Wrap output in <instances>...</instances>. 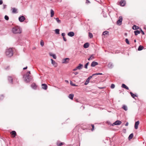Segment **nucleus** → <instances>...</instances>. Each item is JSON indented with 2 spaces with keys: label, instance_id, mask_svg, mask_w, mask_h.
<instances>
[{
  "label": "nucleus",
  "instance_id": "29",
  "mask_svg": "<svg viewBox=\"0 0 146 146\" xmlns=\"http://www.w3.org/2000/svg\"><path fill=\"white\" fill-rule=\"evenodd\" d=\"M130 94L131 95V96L133 98H134L135 97H137V96L133 93L132 92H130Z\"/></svg>",
  "mask_w": 146,
  "mask_h": 146
},
{
  "label": "nucleus",
  "instance_id": "48",
  "mask_svg": "<svg viewBox=\"0 0 146 146\" xmlns=\"http://www.w3.org/2000/svg\"><path fill=\"white\" fill-rule=\"evenodd\" d=\"M3 1L2 0H0V5H1L3 4Z\"/></svg>",
  "mask_w": 146,
  "mask_h": 146
},
{
  "label": "nucleus",
  "instance_id": "47",
  "mask_svg": "<svg viewBox=\"0 0 146 146\" xmlns=\"http://www.w3.org/2000/svg\"><path fill=\"white\" fill-rule=\"evenodd\" d=\"M61 35H62V36H63V37H64V36L65 35V34L64 33H62V34Z\"/></svg>",
  "mask_w": 146,
  "mask_h": 146
},
{
  "label": "nucleus",
  "instance_id": "37",
  "mask_svg": "<svg viewBox=\"0 0 146 146\" xmlns=\"http://www.w3.org/2000/svg\"><path fill=\"white\" fill-rule=\"evenodd\" d=\"M57 22L59 23H61V21L58 18H57L55 19Z\"/></svg>",
  "mask_w": 146,
  "mask_h": 146
},
{
  "label": "nucleus",
  "instance_id": "21",
  "mask_svg": "<svg viewBox=\"0 0 146 146\" xmlns=\"http://www.w3.org/2000/svg\"><path fill=\"white\" fill-rule=\"evenodd\" d=\"M121 122L119 120H117L115 121V123L116 125H118L121 124Z\"/></svg>",
  "mask_w": 146,
  "mask_h": 146
},
{
  "label": "nucleus",
  "instance_id": "18",
  "mask_svg": "<svg viewBox=\"0 0 146 146\" xmlns=\"http://www.w3.org/2000/svg\"><path fill=\"white\" fill-rule=\"evenodd\" d=\"M89 46V44L88 43H86L84 44L83 47L85 48H87Z\"/></svg>",
  "mask_w": 146,
  "mask_h": 146
},
{
  "label": "nucleus",
  "instance_id": "2",
  "mask_svg": "<svg viewBox=\"0 0 146 146\" xmlns=\"http://www.w3.org/2000/svg\"><path fill=\"white\" fill-rule=\"evenodd\" d=\"M5 54L8 57L12 56L13 54V51L12 48H9L6 49Z\"/></svg>",
  "mask_w": 146,
  "mask_h": 146
},
{
  "label": "nucleus",
  "instance_id": "15",
  "mask_svg": "<svg viewBox=\"0 0 146 146\" xmlns=\"http://www.w3.org/2000/svg\"><path fill=\"white\" fill-rule=\"evenodd\" d=\"M121 87L122 88H124L127 90H128L129 89L128 87L124 84H122Z\"/></svg>",
  "mask_w": 146,
  "mask_h": 146
},
{
  "label": "nucleus",
  "instance_id": "22",
  "mask_svg": "<svg viewBox=\"0 0 146 146\" xmlns=\"http://www.w3.org/2000/svg\"><path fill=\"white\" fill-rule=\"evenodd\" d=\"M143 47L141 45H140L138 48V50L139 51H140L142 50L143 49Z\"/></svg>",
  "mask_w": 146,
  "mask_h": 146
},
{
  "label": "nucleus",
  "instance_id": "25",
  "mask_svg": "<svg viewBox=\"0 0 146 146\" xmlns=\"http://www.w3.org/2000/svg\"><path fill=\"white\" fill-rule=\"evenodd\" d=\"M134 33L135 35H137L140 33V31L138 30H137L134 31Z\"/></svg>",
  "mask_w": 146,
  "mask_h": 146
},
{
  "label": "nucleus",
  "instance_id": "41",
  "mask_svg": "<svg viewBox=\"0 0 146 146\" xmlns=\"http://www.w3.org/2000/svg\"><path fill=\"white\" fill-rule=\"evenodd\" d=\"M89 62H88L86 63V64L85 65L84 68L86 69H87L88 68V66L89 64Z\"/></svg>",
  "mask_w": 146,
  "mask_h": 146
},
{
  "label": "nucleus",
  "instance_id": "1",
  "mask_svg": "<svg viewBox=\"0 0 146 146\" xmlns=\"http://www.w3.org/2000/svg\"><path fill=\"white\" fill-rule=\"evenodd\" d=\"M12 32L14 34L20 33H21L22 30L19 26H16L13 28Z\"/></svg>",
  "mask_w": 146,
  "mask_h": 146
},
{
  "label": "nucleus",
  "instance_id": "31",
  "mask_svg": "<svg viewBox=\"0 0 146 146\" xmlns=\"http://www.w3.org/2000/svg\"><path fill=\"white\" fill-rule=\"evenodd\" d=\"M51 15L50 16L51 17H52L54 14V11L52 9H51L50 11Z\"/></svg>",
  "mask_w": 146,
  "mask_h": 146
},
{
  "label": "nucleus",
  "instance_id": "8",
  "mask_svg": "<svg viewBox=\"0 0 146 146\" xmlns=\"http://www.w3.org/2000/svg\"><path fill=\"white\" fill-rule=\"evenodd\" d=\"M67 35L69 36L72 37L74 36V33L73 32H70L68 33Z\"/></svg>",
  "mask_w": 146,
  "mask_h": 146
},
{
  "label": "nucleus",
  "instance_id": "23",
  "mask_svg": "<svg viewBox=\"0 0 146 146\" xmlns=\"http://www.w3.org/2000/svg\"><path fill=\"white\" fill-rule=\"evenodd\" d=\"M11 134L12 135H13L14 137H15V136L16 135H17L16 133L15 132V131H12L11 132Z\"/></svg>",
  "mask_w": 146,
  "mask_h": 146
},
{
  "label": "nucleus",
  "instance_id": "4",
  "mask_svg": "<svg viewBox=\"0 0 146 146\" xmlns=\"http://www.w3.org/2000/svg\"><path fill=\"white\" fill-rule=\"evenodd\" d=\"M24 77L25 78V80L27 82H29L30 81L29 75H27V74L25 75Z\"/></svg>",
  "mask_w": 146,
  "mask_h": 146
},
{
  "label": "nucleus",
  "instance_id": "56",
  "mask_svg": "<svg viewBox=\"0 0 146 146\" xmlns=\"http://www.w3.org/2000/svg\"><path fill=\"white\" fill-rule=\"evenodd\" d=\"M27 66H26L25 67V68H23V70H25V69H27Z\"/></svg>",
  "mask_w": 146,
  "mask_h": 146
},
{
  "label": "nucleus",
  "instance_id": "58",
  "mask_svg": "<svg viewBox=\"0 0 146 146\" xmlns=\"http://www.w3.org/2000/svg\"><path fill=\"white\" fill-rule=\"evenodd\" d=\"M65 82L67 83H68L69 82L67 80H66Z\"/></svg>",
  "mask_w": 146,
  "mask_h": 146
},
{
  "label": "nucleus",
  "instance_id": "33",
  "mask_svg": "<svg viewBox=\"0 0 146 146\" xmlns=\"http://www.w3.org/2000/svg\"><path fill=\"white\" fill-rule=\"evenodd\" d=\"M59 31H60V30L59 29H56L55 30V33L57 34H59V33H60Z\"/></svg>",
  "mask_w": 146,
  "mask_h": 146
},
{
  "label": "nucleus",
  "instance_id": "17",
  "mask_svg": "<svg viewBox=\"0 0 146 146\" xmlns=\"http://www.w3.org/2000/svg\"><path fill=\"white\" fill-rule=\"evenodd\" d=\"M31 87L34 89H35L36 88V86L35 83H33L31 85Z\"/></svg>",
  "mask_w": 146,
  "mask_h": 146
},
{
  "label": "nucleus",
  "instance_id": "3",
  "mask_svg": "<svg viewBox=\"0 0 146 146\" xmlns=\"http://www.w3.org/2000/svg\"><path fill=\"white\" fill-rule=\"evenodd\" d=\"M123 20V18L121 16L119 17V19L117 22V24L119 25H120L122 24Z\"/></svg>",
  "mask_w": 146,
  "mask_h": 146
},
{
  "label": "nucleus",
  "instance_id": "39",
  "mask_svg": "<svg viewBox=\"0 0 146 146\" xmlns=\"http://www.w3.org/2000/svg\"><path fill=\"white\" fill-rule=\"evenodd\" d=\"M125 41L128 44H129L130 43L129 40L127 38H126L125 39Z\"/></svg>",
  "mask_w": 146,
  "mask_h": 146
},
{
  "label": "nucleus",
  "instance_id": "43",
  "mask_svg": "<svg viewBox=\"0 0 146 146\" xmlns=\"http://www.w3.org/2000/svg\"><path fill=\"white\" fill-rule=\"evenodd\" d=\"M5 19L6 20H8L9 19V17L7 16L6 15L5 16Z\"/></svg>",
  "mask_w": 146,
  "mask_h": 146
},
{
  "label": "nucleus",
  "instance_id": "61",
  "mask_svg": "<svg viewBox=\"0 0 146 146\" xmlns=\"http://www.w3.org/2000/svg\"><path fill=\"white\" fill-rule=\"evenodd\" d=\"M125 35H127V33H125Z\"/></svg>",
  "mask_w": 146,
  "mask_h": 146
},
{
  "label": "nucleus",
  "instance_id": "42",
  "mask_svg": "<svg viewBox=\"0 0 146 146\" xmlns=\"http://www.w3.org/2000/svg\"><path fill=\"white\" fill-rule=\"evenodd\" d=\"M115 87V85L113 84H112L110 88L111 89H113Z\"/></svg>",
  "mask_w": 146,
  "mask_h": 146
},
{
  "label": "nucleus",
  "instance_id": "46",
  "mask_svg": "<svg viewBox=\"0 0 146 146\" xmlns=\"http://www.w3.org/2000/svg\"><path fill=\"white\" fill-rule=\"evenodd\" d=\"M7 5H5L4 4L3 5V9H5L6 8Z\"/></svg>",
  "mask_w": 146,
  "mask_h": 146
},
{
  "label": "nucleus",
  "instance_id": "54",
  "mask_svg": "<svg viewBox=\"0 0 146 146\" xmlns=\"http://www.w3.org/2000/svg\"><path fill=\"white\" fill-rule=\"evenodd\" d=\"M112 126H114L115 125H116V123H115V122L114 123H113L112 124Z\"/></svg>",
  "mask_w": 146,
  "mask_h": 146
},
{
  "label": "nucleus",
  "instance_id": "35",
  "mask_svg": "<svg viewBox=\"0 0 146 146\" xmlns=\"http://www.w3.org/2000/svg\"><path fill=\"white\" fill-rule=\"evenodd\" d=\"M89 36L90 38H91L93 37V36L92 33H89Z\"/></svg>",
  "mask_w": 146,
  "mask_h": 146
},
{
  "label": "nucleus",
  "instance_id": "57",
  "mask_svg": "<svg viewBox=\"0 0 146 146\" xmlns=\"http://www.w3.org/2000/svg\"><path fill=\"white\" fill-rule=\"evenodd\" d=\"M27 73H29V74H31V72H30V71H28L27 73Z\"/></svg>",
  "mask_w": 146,
  "mask_h": 146
},
{
  "label": "nucleus",
  "instance_id": "10",
  "mask_svg": "<svg viewBox=\"0 0 146 146\" xmlns=\"http://www.w3.org/2000/svg\"><path fill=\"white\" fill-rule=\"evenodd\" d=\"M42 88L44 90H46L48 88L47 85L46 84H42Z\"/></svg>",
  "mask_w": 146,
  "mask_h": 146
},
{
  "label": "nucleus",
  "instance_id": "55",
  "mask_svg": "<svg viewBox=\"0 0 146 146\" xmlns=\"http://www.w3.org/2000/svg\"><path fill=\"white\" fill-rule=\"evenodd\" d=\"M141 33H142V34L143 35H144L145 34L144 32L143 31H142V30H141Z\"/></svg>",
  "mask_w": 146,
  "mask_h": 146
},
{
  "label": "nucleus",
  "instance_id": "14",
  "mask_svg": "<svg viewBox=\"0 0 146 146\" xmlns=\"http://www.w3.org/2000/svg\"><path fill=\"white\" fill-rule=\"evenodd\" d=\"M83 66V65L81 64H79L78 66H77V68L78 70H80L82 69V67Z\"/></svg>",
  "mask_w": 146,
  "mask_h": 146
},
{
  "label": "nucleus",
  "instance_id": "30",
  "mask_svg": "<svg viewBox=\"0 0 146 146\" xmlns=\"http://www.w3.org/2000/svg\"><path fill=\"white\" fill-rule=\"evenodd\" d=\"M133 133L131 134L128 137L129 139L130 140L133 137Z\"/></svg>",
  "mask_w": 146,
  "mask_h": 146
},
{
  "label": "nucleus",
  "instance_id": "32",
  "mask_svg": "<svg viewBox=\"0 0 146 146\" xmlns=\"http://www.w3.org/2000/svg\"><path fill=\"white\" fill-rule=\"evenodd\" d=\"M139 27L138 26H137L136 25H134L132 27V28L134 30H136L138 29Z\"/></svg>",
  "mask_w": 146,
  "mask_h": 146
},
{
  "label": "nucleus",
  "instance_id": "62",
  "mask_svg": "<svg viewBox=\"0 0 146 146\" xmlns=\"http://www.w3.org/2000/svg\"><path fill=\"white\" fill-rule=\"evenodd\" d=\"M101 88V89H102L103 88Z\"/></svg>",
  "mask_w": 146,
  "mask_h": 146
},
{
  "label": "nucleus",
  "instance_id": "50",
  "mask_svg": "<svg viewBox=\"0 0 146 146\" xmlns=\"http://www.w3.org/2000/svg\"><path fill=\"white\" fill-rule=\"evenodd\" d=\"M74 73L76 75L77 74H78V72H74Z\"/></svg>",
  "mask_w": 146,
  "mask_h": 146
},
{
  "label": "nucleus",
  "instance_id": "60",
  "mask_svg": "<svg viewBox=\"0 0 146 146\" xmlns=\"http://www.w3.org/2000/svg\"><path fill=\"white\" fill-rule=\"evenodd\" d=\"M1 97L2 98H3V95H2L1 96Z\"/></svg>",
  "mask_w": 146,
  "mask_h": 146
},
{
  "label": "nucleus",
  "instance_id": "19",
  "mask_svg": "<svg viewBox=\"0 0 146 146\" xmlns=\"http://www.w3.org/2000/svg\"><path fill=\"white\" fill-rule=\"evenodd\" d=\"M12 12L13 13H17V9L15 8H13L12 9Z\"/></svg>",
  "mask_w": 146,
  "mask_h": 146
},
{
  "label": "nucleus",
  "instance_id": "44",
  "mask_svg": "<svg viewBox=\"0 0 146 146\" xmlns=\"http://www.w3.org/2000/svg\"><path fill=\"white\" fill-rule=\"evenodd\" d=\"M63 143H57V145L58 146H61L63 145Z\"/></svg>",
  "mask_w": 146,
  "mask_h": 146
},
{
  "label": "nucleus",
  "instance_id": "40",
  "mask_svg": "<svg viewBox=\"0 0 146 146\" xmlns=\"http://www.w3.org/2000/svg\"><path fill=\"white\" fill-rule=\"evenodd\" d=\"M108 33V32L106 31L103 32L102 35H106Z\"/></svg>",
  "mask_w": 146,
  "mask_h": 146
},
{
  "label": "nucleus",
  "instance_id": "27",
  "mask_svg": "<svg viewBox=\"0 0 146 146\" xmlns=\"http://www.w3.org/2000/svg\"><path fill=\"white\" fill-rule=\"evenodd\" d=\"M8 80L9 81V82L10 83H12L13 79L11 77H10V76L8 78Z\"/></svg>",
  "mask_w": 146,
  "mask_h": 146
},
{
  "label": "nucleus",
  "instance_id": "38",
  "mask_svg": "<svg viewBox=\"0 0 146 146\" xmlns=\"http://www.w3.org/2000/svg\"><path fill=\"white\" fill-rule=\"evenodd\" d=\"M40 44L42 46H44V42L43 40H41Z\"/></svg>",
  "mask_w": 146,
  "mask_h": 146
},
{
  "label": "nucleus",
  "instance_id": "7",
  "mask_svg": "<svg viewBox=\"0 0 146 146\" xmlns=\"http://www.w3.org/2000/svg\"><path fill=\"white\" fill-rule=\"evenodd\" d=\"M25 19V18L23 16H21L19 18V21L21 22L24 21Z\"/></svg>",
  "mask_w": 146,
  "mask_h": 146
},
{
  "label": "nucleus",
  "instance_id": "28",
  "mask_svg": "<svg viewBox=\"0 0 146 146\" xmlns=\"http://www.w3.org/2000/svg\"><path fill=\"white\" fill-rule=\"evenodd\" d=\"M94 54H92L90 56V58H89L88 59V60H91L93 59H94Z\"/></svg>",
  "mask_w": 146,
  "mask_h": 146
},
{
  "label": "nucleus",
  "instance_id": "5",
  "mask_svg": "<svg viewBox=\"0 0 146 146\" xmlns=\"http://www.w3.org/2000/svg\"><path fill=\"white\" fill-rule=\"evenodd\" d=\"M70 59L69 58H66L63 59L62 60V63L64 64H67L69 62Z\"/></svg>",
  "mask_w": 146,
  "mask_h": 146
},
{
  "label": "nucleus",
  "instance_id": "6",
  "mask_svg": "<svg viewBox=\"0 0 146 146\" xmlns=\"http://www.w3.org/2000/svg\"><path fill=\"white\" fill-rule=\"evenodd\" d=\"M92 76H92V75L90 76L87 79L86 82L84 83L85 85H86L88 84L89 83L90 80L92 78Z\"/></svg>",
  "mask_w": 146,
  "mask_h": 146
},
{
  "label": "nucleus",
  "instance_id": "36",
  "mask_svg": "<svg viewBox=\"0 0 146 146\" xmlns=\"http://www.w3.org/2000/svg\"><path fill=\"white\" fill-rule=\"evenodd\" d=\"M102 73H96L95 74H94L92 75V76H93L95 75H102Z\"/></svg>",
  "mask_w": 146,
  "mask_h": 146
},
{
  "label": "nucleus",
  "instance_id": "52",
  "mask_svg": "<svg viewBox=\"0 0 146 146\" xmlns=\"http://www.w3.org/2000/svg\"><path fill=\"white\" fill-rule=\"evenodd\" d=\"M128 124H129L128 123V122H127L125 124V125L126 126H127L128 125Z\"/></svg>",
  "mask_w": 146,
  "mask_h": 146
},
{
  "label": "nucleus",
  "instance_id": "34",
  "mask_svg": "<svg viewBox=\"0 0 146 146\" xmlns=\"http://www.w3.org/2000/svg\"><path fill=\"white\" fill-rule=\"evenodd\" d=\"M70 85L73 86H78V85H76L75 84L73 83L72 82V81H70Z\"/></svg>",
  "mask_w": 146,
  "mask_h": 146
},
{
  "label": "nucleus",
  "instance_id": "12",
  "mask_svg": "<svg viewBox=\"0 0 146 146\" xmlns=\"http://www.w3.org/2000/svg\"><path fill=\"white\" fill-rule=\"evenodd\" d=\"M120 5L122 6H124L125 4V1L121 0L120 2Z\"/></svg>",
  "mask_w": 146,
  "mask_h": 146
},
{
  "label": "nucleus",
  "instance_id": "20",
  "mask_svg": "<svg viewBox=\"0 0 146 146\" xmlns=\"http://www.w3.org/2000/svg\"><path fill=\"white\" fill-rule=\"evenodd\" d=\"M49 55L50 56H52L54 59H56V56L55 54H53L52 53H50Z\"/></svg>",
  "mask_w": 146,
  "mask_h": 146
},
{
  "label": "nucleus",
  "instance_id": "13",
  "mask_svg": "<svg viewBox=\"0 0 146 146\" xmlns=\"http://www.w3.org/2000/svg\"><path fill=\"white\" fill-rule=\"evenodd\" d=\"M51 63L52 64L54 65L55 67H56L57 66V63L55 62L53 60V59H51Z\"/></svg>",
  "mask_w": 146,
  "mask_h": 146
},
{
  "label": "nucleus",
  "instance_id": "24",
  "mask_svg": "<svg viewBox=\"0 0 146 146\" xmlns=\"http://www.w3.org/2000/svg\"><path fill=\"white\" fill-rule=\"evenodd\" d=\"M74 95L73 94H70L69 95L68 97L71 99L72 100L73 98Z\"/></svg>",
  "mask_w": 146,
  "mask_h": 146
},
{
  "label": "nucleus",
  "instance_id": "11",
  "mask_svg": "<svg viewBox=\"0 0 146 146\" xmlns=\"http://www.w3.org/2000/svg\"><path fill=\"white\" fill-rule=\"evenodd\" d=\"M139 123V121H137L135 123L134 127L135 129H137L138 128V126Z\"/></svg>",
  "mask_w": 146,
  "mask_h": 146
},
{
  "label": "nucleus",
  "instance_id": "53",
  "mask_svg": "<svg viewBox=\"0 0 146 146\" xmlns=\"http://www.w3.org/2000/svg\"><path fill=\"white\" fill-rule=\"evenodd\" d=\"M86 3H90V1L88 0H86Z\"/></svg>",
  "mask_w": 146,
  "mask_h": 146
},
{
  "label": "nucleus",
  "instance_id": "26",
  "mask_svg": "<svg viewBox=\"0 0 146 146\" xmlns=\"http://www.w3.org/2000/svg\"><path fill=\"white\" fill-rule=\"evenodd\" d=\"M122 108L125 111H127V106L125 105H124L122 107Z\"/></svg>",
  "mask_w": 146,
  "mask_h": 146
},
{
  "label": "nucleus",
  "instance_id": "49",
  "mask_svg": "<svg viewBox=\"0 0 146 146\" xmlns=\"http://www.w3.org/2000/svg\"><path fill=\"white\" fill-rule=\"evenodd\" d=\"M63 40H64V41H66L67 40H66V38L65 37H63Z\"/></svg>",
  "mask_w": 146,
  "mask_h": 146
},
{
  "label": "nucleus",
  "instance_id": "9",
  "mask_svg": "<svg viewBox=\"0 0 146 146\" xmlns=\"http://www.w3.org/2000/svg\"><path fill=\"white\" fill-rule=\"evenodd\" d=\"M98 64V63L97 62L95 61H93L91 63V66L92 67H94Z\"/></svg>",
  "mask_w": 146,
  "mask_h": 146
},
{
  "label": "nucleus",
  "instance_id": "45",
  "mask_svg": "<svg viewBox=\"0 0 146 146\" xmlns=\"http://www.w3.org/2000/svg\"><path fill=\"white\" fill-rule=\"evenodd\" d=\"M92 128L91 129V130L92 131H93L94 129V126L93 125H92Z\"/></svg>",
  "mask_w": 146,
  "mask_h": 146
},
{
  "label": "nucleus",
  "instance_id": "59",
  "mask_svg": "<svg viewBox=\"0 0 146 146\" xmlns=\"http://www.w3.org/2000/svg\"><path fill=\"white\" fill-rule=\"evenodd\" d=\"M136 40L135 39L134 40V42H136Z\"/></svg>",
  "mask_w": 146,
  "mask_h": 146
},
{
  "label": "nucleus",
  "instance_id": "16",
  "mask_svg": "<svg viewBox=\"0 0 146 146\" xmlns=\"http://www.w3.org/2000/svg\"><path fill=\"white\" fill-rule=\"evenodd\" d=\"M108 68H112L113 67V65L112 63L111 62H110L109 63L108 65Z\"/></svg>",
  "mask_w": 146,
  "mask_h": 146
},
{
  "label": "nucleus",
  "instance_id": "51",
  "mask_svg": "<svg viewBox=\"0 0 146 146\" xmlns=\"http://www.w3.org/2000/svg\"><path fill=\"white\" fill-rule=\"evenodd\" d=\"M78 70V69L77 68V67H76L75 69H74L73 70L74 71H76Z\"/></svg>",
  "mask_w": 146,
  "mask_h": 146
}]
</instances>
